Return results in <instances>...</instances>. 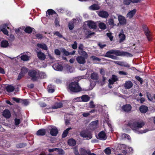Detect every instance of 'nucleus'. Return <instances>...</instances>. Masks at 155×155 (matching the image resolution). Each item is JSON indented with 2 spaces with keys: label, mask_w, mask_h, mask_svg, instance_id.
I'll use <instances>...</instances> for the list:
<instances>
[{
  "label": "nucleus",
  "mask_w": 155,
  "mask_h": 155,
  "mask_svg": "<svg viewBox=\"0 0 155 155\" xmlns=\"http://www.w3.org/2000/svg\"><path fill=\"white\" fill-rule=\"evenodd\" d=\"M135 78L136 79L139 81L141 84H142L143 82V80L139 76H135Z\"/></svg>",
  "instance_id": "obj_59"
},
{
  "label": "nucleus",
  "mask_w": 155,
  "mask_h": 155,
  "mask_svg": "<svg viewBox=\"0 0 155 155\" xmlns=\"http://www.w3.org/2000/svg\"><path fill=\"white\" fill-rule=\"evenodd\" d=\"M88 150H86L84 148H81L79 150L80 153V154L78 152V149L77 147H75L74 148V153L75 155H86V154H87V152Z\"/></svg>",
  "instance_id": "obj_7"
},
{
  "label": "nucleus",
  "mask_w": 155,
  "mask_h": 155,
  "mask_svg": "<svg viewBox=\"0 0 155 155\" xmlns=\"http://www.w3.org/2000/svg\"><path fill=\"white\" fill-rule=\"evenodd\" d=\"M63 104L62 103H57L55 104L52 107V109H57L62 107Z\"/></svg>",
  "instance_id": "obj_35"
},
{
  "label": "nucleus",
  "mask_w": 155,
  "mask_h": 155,
  "mask_svg": "<svg viewBox=\"0 0 155 155\" xmlns=\"http://www.w3.org/2000/svg\"><path fill=\"white\" fill-rule=\"evenodd\" d=\"M107 36L109 38L110 40L111 41H113V37L112 36V34L111 33H107L106 34Z\"/></svg>",
  "instance_id": "obj_53"
},
{
  "label": "nucleus",
  "mask_w": 155,
  "mask_h": 155,
  "mask_svg": "<svg viewBox=\"0 0 155 155\" xmlns=\"http://www.w3.org/2000/svg\"><path fill=\"white\" fill-rule=\"evenodd\" d=\"M119 38H120V42H122L125 39L126 36L124 34L120 33L119 35Z\"/></svg>",
  "instance_id": "obj_43"
},
{
  "label": "nucleus",
  "mask_w": 155,
  "mask_h": 155,
  "mask_svg": "<svg viewBox=\"0 0 155 155\" xmlns=\"http://www.w3.org/2000/svg\"><path fill=\"white\" fill-rule=\"evenodd\" d=\"M3 115L6 118H8L11 116V113L8 110H5L3 112Z\"/></svg>",
  "instance_id": "obj_24"
},
{
  "label": "nucleus",
  "mask_w": 155,
  "mask_h": 155,
  "mask_svg": "<svg viewBox=\"0 0 155 155\" xmlns=\"http://www.w3.org/2000/svg\"><path fill=\"white\" fill-rule=\"evenodd\" d=\"M90 58L92 59L93 61H94L100 62L101 61V59L94 55L91 56Z\"/></svg>",
  "instance_id": "obj_47"
},
{
  "label": "nucleus",
  "mask_w": 155,
  "mask_h": 155,
  "mask_svg": "<svg viewBox=\"0 0 155 155\" xmlns=\"http://www.w3.org/2000/svg\"><path fill=\"white\" fill-rule=\"evenodd\" d=\"M147 96L148 99L152 102H155V95H154L153 96L150 94H147Z\"/></svg>",
  "instance_id": "obj_39"
},
{
  "label": "nucleus",
  "mask_w": 155,
  "mask_h": 155,
  "mask_svg": "<svg viewBox=\"0 0 155 155\" xmlns=\"http://www.w3.org/2000/svg\"><path fill=\"white\" fill-rule=\"evenodd\" d=\"M133 86L132 82L130 81H126L124 84V86L125 88L127 89H129L131 88Z\"/></svg>",
  "instance_id": "obj_27"
},
{
  "label": "nucleus",
  "mask_w": 155,
  "mask_h": 155,
  "mask_svg": "<svg viewBox=\"0 0 155 155\" xmlns=\"http://www.w3.org/2000/svg\"><path fill=\"white\" fill-rule=\"evenodd\" d=\"M74 23L72 22V20L71 21H70L69 23L68 27L70 30H73L74 27Z\"/></svg>",
  "instance_id": "obj_48"
},
{
  "label": "nucleus",
  "mask_w": 155,
  "mask_h": 155,
  "mask_svg": "<svg viewBox=\"0 0 155 155\" xmlns=\"http://www.w3.org/2000/svg\"><path fill=\"white\" fill-rule=\"evenodd\" d=\"M35 36L39 39H41L43 38V35L41 34L40 33L37 34Z\"/></svg>",
  "instance_id": "obj_58"
},
{
  "label": "nucleus",
  "mask_w": 155,
  "mask_h": 155,
  "mask_svg": "<svg viewBox=\"0 0 155 155\" xmlns=\"http://www.w3.org/2000/svg\"><path fill=\"white\" fill-rule=\"evenodd\" d=\"M98 15L102 18H107L109 16V14L107 12L103 10L99 12Z\"/></svg>",
  "instance_id": "obj_14"
},
{
  "label": "nucleus",
  "mask_w": 155,
  "mask_h": 155,
  "mask_svg": "<svg viewBox=\"0 0 155 155\" xmlns=\"http://www.w3.org/2000/svg\"><path fill=\"white\" fill-rule=\"evenodd\" d=\"M118 18L120 24L121 25H125L127 24V20L123 16L120 15L118 16Z\"/></svg>",
  "instance_id": "obj_11"
},
{
  "label": "nucleus",
  "mask_w": 155,
  "mask_h": 155,
  "mask_svg": "<svg viewBox=\"0 0 155 155\" xmlns=\"http://www.w3.org/2000/svg\"><path fill=\"white\" fill-rule=\"evenodd\" d=\"M47 89L49 93H52L54 91V87L51 84L48 85L47 87Z\"/></svg>",
  "instance_id": "obj_37"
},
{
  "label": "nucleus",
  "mask_w": 155,
  "mask_h": 155,
  "mask_svg": "<svg viewBox=\"0 0 155 155\" xmlns=\"http://www.w3.org/2000/svg\"><path fill=\"white\" fill-rule=\"evenodd\" d=\"M89 8L91 10L94 11L99 9L100 7L97 5L94 4L90 6Z\"/></svg>",
  "instance_id": "obj_29"
},
{
  "label": "nucleus",
  "mask_w": 155,
  "mask_h": 155,
  "mask_svg": "<svg viewBox=\"0 0 155 155\" xmlns=\"http://www.w3.org/2000/svg\"><path fill=\"white\" fill-rule=\"evenodd\" d=\"M95 33V32H91L90 30H88L85 33L86 35V38L87 39L90 38L91 35H94Z\"/></svg>",
  "instance_id": "obj_30"
},
{
  "label": "nucleus",
  "mask_w": 155,
  "mask_h": 155,
  "mask_svg": "<svg viewBox=\"0 0 155 155\" xmlns=\"http://www.w3.org/2000/svg\"><path fill=\"white\" fill-rule=\"evenodd\" d=\"M27 69V68L21 69V72L20 73L18 77V80L20 79L21 78V77L23 75L27 72L28 70Z\"/></svg>",
  "instance_id": "obj_23"
},
{
  "label": "nucleus",
  "mask_w": 155,
  "mask_h": 155,
  "mask_svg": "<svg viewBox=\"0 0 155 155\" xmlns=\"http://www.w3.org/2000/svg\"><path fill=\"white\" fill-rule=\"evenodd\" d=\"M39 71L37 70H31L28 72V75L32 80L36 81L39 78L38 75Z\"/></svg>",
  "instance_id": "obj_4"
},
{
  "label": "nucleus",
  "mask_w": 155,
  "mask_h": 155,
  "mask_svg": "<svg viewBox=\"0 0 155 155\" xmlns=\"http://www.w3.org/2000/svg\"><path fill=\"white\" fill-rule=\"evenodd\" d=\"M96 137L98 139L104 140L106 139L107 137L104 131H101L98 134L97 136H96Z\"/></svg>",
  "instance_id": "obj_10"
},
{
  "label": "nucleus",
  "mask_w": 155,
  "mask_h": 155,
  "mask_svg": "<svg viewBox=\"0 0 155 155\" xmlns=\"http://www.w3.org/2000/svg\"><path fill=\"white\" fill-rule=\"evenodd\" d=\"M15 125H18L20 123V120L19 119L15 118Z\"/></svg>",
  "instance_id": "obj_56"
},
{
  "label": "nucleus",
  "mask_w": 155,
  "mask_h": 155,
  "mask_svg": "<svg viewBox=\"0 0 155 155\" xmlns=\"http://www.w3.org/2000/svg\"><path fill=\"white\" fill-rule=\"evenodd\" d=\"M121 137L122 139H127L128 140H130V136L128 134H123L121 135Z\"/></svg>",
  "instance_id": "obj_50"
},
{
  "label": "nucleus",
  "mask_w": 155,
  "mask_h": 155,
  "mask_svg": "<svg viewBox=\"0 0 155 155\" xmlns=\"http://www.w3.org/2000/svg\"><path fill=\"white\" fill-rule=\"evenodd\" d=\"M62 52L66 56H68L70 55V52L67 51L66 50L64 49L63 50Z\"/></svg>",
  "instance_id": "obj_55"
},
{
  "label": "nucleus",
  "mask_w": 155,
  "mask_h": 155,
  "mask_svg": "<svg viewBox=\"0 0 155 155\" xmlns=\"http://www.w3.org/2000/svg\"><path fill=\"white\" fill-rule=\"evenodd\" d=\"M78 53L81 55L84 56L86 58L88 57V54L87 53L83 50L78 51Z\"/></svg>",
  "instance_id": "obj_42"
},
{
  "label": "nucleus",
  "mask_w": 155,
  "mask_h": 155,
  "mask_svg": "<svg viewBox=\"0 0 155 155\" xmlns=\"http://www.w3.org/2000/svg\"><path fill=\"white\" fill-rule=\"evenodd\" d=\"M118 79L116 76L113 75L112 76V78L109 80V82L110 84H113L114 83L117 81Z\"/></svg>",
  "instance_id": "obj_25"
},
{
  "label": "nucleus",
  "mask_w": 155,
  "mask_h": 155,
  "mask_svg": "<svg viewBox=\"0 0 155 155\" xmlns=\"http://www.w3.org/2000/svg\"><path fill=\"white\" fill-rule=\"evenodd\" d=\"M98 27L100 29L102 30H105L107 28L106 25L102 22H100L99 24Z\"/></svg>",
  "instance_id": "obj_38"
},
{
  "label": "nucleus",
  "mask_w": 155,
  "mask_h": 155,
  "mask_svg": "<svg viewBox=\"0 0 155 155\" xmlns=\"http://www.w3.org/2000/svg\"><path fill=\"white\" fill-rule=\"evenodd\" d=\"M8 41L6 40H3L1 43V47L3 48H6L9 46Z\"/></svg>",
  "instance_id": "obj_22"
},
{
  "label": "nucleus",
  "mask_w": 155,
  "mask_h": 155,
  "mask_svg": "<svg viewBox=\"0 0 155 155\" xmlns=\"http://www.w3.org/2000/svg\"><path fill=\"white\" fill-rule=\"evenodd\" d=\"M81 98L82 101L85 102L88 101L90 99V97L86 95H84L82 96Z\"/></svg>",
  "instance_id": "obj_40"
},
{
  "label": "nucleus",
  "mask_w": 155,
  "mask_h": 155,
  "mask_svg": "<svg viewBox=\"0 0 155 155\" xmlns=\"http://www.w3.org/2000/svg\"><path fill=\"white\" fill-rule=\"evenodd\" d=\"M37 56L38 59L40 60H44L46 58V55L44 53L41 51L37 52Z\"/></svg>",
  "instance_id": "obj_12"
},
{
  "label": "nucleus",
  "mask_w": 155,
  "mask_h": 155,
  "mask_svg": "<svg viewBox=\"0 0 155 155\" xmlns=\"http://www.w3.org/2000/svg\"><path fill=\"white\" fill-rule=\"evenodd\" d=\"M121 147L125 149L124 150V151L126 152V153H127V152H132L133 150V149L132 148L127 147L125 145H122Z\"/></svg>",
  "instance_id": "obj_28"
},
{
  "label": "nucleus",
  "mask_w": 155,
  "mask_h": 155,
  "mask_svg": "<svg viewBox=\"0 0 155 155\" xmlns=\"http://www.w3.org/2000/svg\"><path fill=\"white\" fill-rule=\"evenodd\" d=\"M71 129V128L69 127L66 130H65L63 132L62 134V137H66L68 133V131L69 130Z\"/></svg>",
  "instance_id": "obj_45"
},
{
  "label": "nucleus",
  "mask_w": 155,
  "mask_h": 155,
  "mask_svg": "<svg viewBox=\"0 0 155 155\" xmlns=\"http://www.w3.org/2000/svg\"><path fill=\"white\" fill-rule=\"evenodd\" d=\"M139 109L141 113H145L147 111L148 108L146 106L142 105L140 107Z\"/></svg>",
  "instance_id": "obj_26"
},
{
  "label": "nucleus",
  "mask_w": 155,
  "mask_h": 155,
  "mask_svg": "<svg viewBox=\"0 0 155 155\" xmlns=\"http://www.w3.org/2000/svg\"><path fill=\"white\" fill-rule=\"evenodd\" d=\"M54 35L57 36L60 38H61L62 37V35L60 34V33L59 31H56L54 33Z\"/></svg>",
  "instance_id": "obj_54"
},
{
  "label": "nucleus",
  "mask_w": 155,
  "mask_h": 155,
  "mask_svg": "<svg viewBox=\"0 0 155 155\" xmlns=\"http://www.w3.org/2000/svg\"><path fill=\"white\" fill-rule=\"evenodd\" d=\"M58 152L59 155H64V151L62 149H58Z\"/></svg>",
  "instance_id": "obj_64"
},
{
  "label": "nucleus",
  "mask_w": 155,
  "mask_h": 155,
  "mask_svg": "<svg viewBox=\"0 0 155 155\" xmlns=\"http://www.w3.org/2000/svg\"><path fill=\"white\" fill-rule=\"evenodd\" d=\"M32 28L29 26H27L24 29V31L27 33L31 34L32 33Z\"/></svg>",
  "instance_id": "obj_41"
},
{
  "label": "nucleus",
  "mask_w": 155,
  "mask_h": 155,
  "mask_svg": "<svg viewBox=\"0 0 155 155\" xmlns=\"http://www.w3.org/2000/svg\"><path fill=\"white\" fill-rule=\"evenodd\" d=\"M98 45L100 47L101 49H103L106 46V44L103 45L100 43H99L98 44Z\"/></svg>",
  "instance_id": "obj_63"
},
{
  "label": "nucleus",
  "mask_w": 155,
  "mask_h": 155,
  "mask_svg": "<svg viewBox=\"0 0 155 155\" xmlns=\"http://www.w3.org/2000/svg\"><path fill=\"white\" fill-rule=\"evenodd\" d=\"M81 136L87 140L91 139L92 138L91 133L87 130H83L81 131L80 133Z\"/></svg>",
  "instance_id": "obj_6"
},
{
  "label": "nucleus",
  "mask_w": 155,
  "mask_h": 155,
  "mask_svg": "<svg viewBox=\"0 0 155 155\" xmlns=\"http://www.w3.org/2000/svg\"><path fill=\"white\" fill-rule=\"evenodd\" d=\"M6 91L8 92L13 91L14 90V87L11 85H9L6 87Z\"/></svg>",
  "instance_id": "obj_44"
},
{
  "label": "nucleus",
  "mask_w": 155,
  "mask_h": 155,
  "mask_svg": "<svg viewBox=\"0 0 155 155\" xmlns=\"http://www.w3.org/2000/svg\"><path fill=\"white\" fill-rule=\"evenodd\" d=\"M68 143L70 146H73L75 145L76 142L74 139H70L68 140Z\"/></svg>",
  "instance_id": "obj_36"
},
{
  "label": "nucleus",
  "mask_w": 155,
  "mask_h": 155,
  "mask_svg": "<svg viewBox=\"0 0 155 155\" xmlns=\"http://www.w3.org/2000/svg\"><path fill=\"white\" fill-rule=\"evenodd\" d=\"M89 125L91 129H94L98 127V120H95L92 122L90 123Z\"/></svg>",
  "instance_id": "obj_17"
},
{
  "label": "nucleus",
  "mask_w": 155,
  "mask_h": 155,
  "mask_svg": "<svg viewBox=\"0 0 155 155\" xmlns=\"http://www.w3.org/2000/svg\"><path fill=\"white\" fill-rule=\"evenodd\" d=\"M137 10L136 9H134L129 12L127 15V17L130 19L135 14Z\"/></svg>",
  "instance_id": "obj_20"
},
{
  "label": "nucleus",
  "mask_w": 155,
  "mask_h": 155,
  "mask_svg": "<svg viewBox=\"0 0 155 155\" xmlns=\"http://www.w3.org/2000/svg\"><path fill=\"white\" fill-rule=\"evenodd\" d=\"M68 89L71 92H78L81 90L77 82H72L70 83L68 87Z\"/></svg>",
  "instance_id": "obj_3"
},
{
  "label": "nucleus",
  "mask_w": 155,
  "mask_h": 155,
  "mask_svg": "<svg viewBox=\"0 0 155 155\" xmlns=\"http://www.w3.org/2000/svg\"><path fill=\"white\" fill-rule=\"evenodd\" d=\"M76 60L78 63L81 64H84L86 62L85 58L81 56L78 57L76 58Z\"/></svg>",
  "instance_id": "obj_15"
},
{
  "label": "nucleus",
  "mask_w": 155,
  "mask_h": 155,
  "mask_svg": "<svg viewBox=\"0 0 155 155\" xmlns=\"http://www.w3.org/2000/svg\"><path fill=\"white\" fill-rule=\"evenodd\" d=\"M55 71H62L64 74H69L73 72L74 71V68H54Z\"/></svg>",
  "instance_id": "obj_8"
},
{
  "label": "nucleus",
  "mask_w": 155,
  "mask_h": 155,
  "mask_svg": "<svg viewBox=\"0 0 155 155\" xmlns=\"http://www.w3.org/2000/svg\"><path fill=\"white\" fill-rule=\"evenodd\" d=\"M54 51L55 54L57 55H59L61 54V52L60 50L58 49H55Z\"/></svg>",
  "instance_id": "obj_62"
},
{
  "label": "nucleus",
  "mask_w": 155,
  "mask_h": 155,
  "mask_svg": "<svg viewBox=\"0 0 155 155\" xmlns=\"http://www.w3.org/2000/svg\"><path fill=\"white\" fill-rule=\"evenodd\" d=\"M105 153L107 155H109L111 152V150L109 147L106 148L104 150Z\"/></svg>",
  "instance_id": "obj_51"
},
{
  "label": "nucleus",
  "mask_w": 155,
  "mask_h": 155,
  "mask_svg": "<svg viewBox=\"0 0 155 155\" xmlns=\"http://www.w3.org/2000/svg\"><path fill=\"white\" fill-rule=\"evenodd\" d=\"M20 55H21V56L20 57V58L21 60L24 61H28L29 60V56H28L27 55L25 54H21Z\"/></svg>",
  "instance_id": "obj_31"
},
{
  "label": "nucleus",
  "mask_w": 155,
  "mask_h": 155,
  "mask_svg": "<svg viewBox=\"0 0 155 155\" xmlns=\"http://www.w3.org/2000/svg\"><path fill=\"white\" fill-rule=\"evenodd\" d=\"M46 133V131L44 129H41L37 131V135L38 136H43L45 135Z\"/></svg>",
  "instance_id": "obj_33"
},
{
  "label": "nucleus",
  "mask_w": 155,
  "mask_h": 155,
  "mask_svg": "<svg viewBox=\"0 0 155 155\" xmlns=\"http://www.w3.org/2000/svg\"><path fill=\"white\" fill-rule=\"evenodd\" d=\"M132 108L130 104H126L124 105L122 107V109L126 112L130 111Z\"/></svg>",
  "instance_id": "obj_16"
},
{
  "label": "nucleus",
  "mask_w": 155,
  "mask_h": 155,
  "mask_svg": "<svg viewBox=\"0 0 155 155\" xmlns=\"http://www.w3.org/2000/svg\"><path fill=\"white\" fill-rule=\"evenodd\" d=\"M49 127L50 130V134L52 136H56L58 133V130L57 128L52 126H50Z\"/></svg>",
  "instance_id": "obj_9"
},
{
  "label": "nucleus",
  "mask_w": 155,
  "mask_h": 155,
  "mask_svg": "<svg viewBox=\"0 0 155 155\" xmlns=\"http://www.w3.org/2000/svg\"><path fill=\"white\" fill-rule=\"evenodd\" d=\"M116 56L132 57V55L127 52L112 49L107 51L104 55L105 57L110 58L113 59L117 60L118 57Z\"/></svg>",
  "instance_id": "obj_1"
},
{
  "label": "nucleus",
  "mask_w": 155,
  "mask_h": 155,
  "mask_svg": "<svg viewBox=\"0 0 155 155\" xmlns=\"http://www.w3.org/2000/svg\"><path fill=\"white\" fill-rule=\"evenodd\" d=\"M72 47L74 49H76L77 48V45L76 41L74 42V44L72 45Z\"/></svg>",
  "instance_id": "obj_57"
},
{
  "label": "nucleus",
  "mask_w": 155,
  "mask_h": 155,
  "mask_svg": "<svg viewBox=\"0 0 155 155\" xmlns=\"http://www.w3.org/2000/svg\"><path fill=\"white\" fill-rule=\"evenodd\" d=\"M38 75L39 76V78H45L46 77V75L45 74L42 72H40L39 71L38 72Z\"/></svg>",
  "instance_id": "obj_46"
},
{
  "label": "nucleus",
  "mask_w": 155,
  "mask_h": 155,
  "mask_svg": "<svg viewBox=\"0 0 155 155\" xmlns=\"http://www.w3.org/2000/svg\"><path fill=\"white\" fill-rule=\"evenodd\" d=\"M52 109L51 107H49V108H46L44 110V112L45 113H48L51 112V109Z\"/></svg>",
  "instance_id": "obj_60"
},
{
  "label": "nucleus",
  "mask_w": 155,
  "mask_h": 155,
  "mask_svg": "<svg viewBox=\"0 0 155 155\" xmlns=\"http://www.w3.org/2000/svg\"><path fill=\"white\" fill-rule=\"evenodd\" d=\"M87 25L91 29H95L97 28V26L96 23L94 21H89L88 22Z\"/></svg>",
  "instance_id": "obj_13"
},
{
  "label": "nucleus",
  "mask_w": 155,
  "mask_h": 155,
  "mask_svg": "<svg viewBox=\"0 0 155 155\" xmlns=\"http://www.w3.org/2000/svg\"><path fill=\"white\" fill-rule=\"evenodd\" d=\"M115 63L122 67H130L129 64L126 62L116 61H115Z\"/></svg>",
  "instance_id": "obj_19"
},
{
  "label": "nucleus",
  "mask_w": 155,
  "mask_h": 155,
  "mask_svg": "<svg viewBox=\"0 0 155 155\" xmlns=\"http://www.w3.org/2000/svg\"><path fill=\"white\" fill-rule=\"evenodd\" d=\"M7 27L8 28H9V27H7V25L5 24L3 25V26L1 28V31H2L5 35H8V32L6 28Z\"/></svg>",
  "instance_id": "obj_18"
},
{
  "label": "nucleus",
  "mask_w": 155,
  "mask_h": 155,
  "mask_svg": "<svg viewBox=\"0 0 155 155\" xmlns=\"http://www.w3.org/2000/svg\"><path fill=\"white\" fill-rule=\"evenodd\" d=\"M91 78L94 80H97L98 78V74L97 73H93L92 74L91 76Z\"/></svg>",
  "instance_id": "obj_49"
},
{
  "label": "nucleus",
  "mask_w": 155,
  "mask_h": 155,
  "mask_svg": "<svg viewBox=\"0 0 155 155\" xmlns=\"http://www.w3.org/2000/svg\"><path fill=\"white\" fill-rule=\"evenodd\" d=\"M54 14L57 15L56 12L53 10L52 9H49L47 11L46 16L48 17V15H52Z\"/></svg>",
  "instance_id": "obj_34"
},
{
  "label": "nucleus",
  "mask_w": 155,
  "mask_h": 155,
  "mask_svg": "<svg viewBox=\"0 0 155 155\" xmlns=\"http://www.w3.org/2000/svg\"><path fill=\"white\" fill-rule=\"evenodd\" d=\"M22 103L25 105H27L29 104V102L28 100L25 99L22 101Z\"/></svg>",
  "instance_id": "obj_61"
},
{
  "label": "nucleus",
  "mask_w": 155,
  "mask_h": 155,
  "mask_svg": "<svg viewBox=\"0 0 155 155\" xmlns=\"http://www.w3.org/2000/svg\"><path fill=\"white\" fill-rule=\"evenodd\" d=\"M37 46L40 48L42 49L45 50H47L48 49V47L47 45L45 44H41L40 43H38L37 45Z\"/></svg>",
  "instance_id": "obj_32"
},
{
  "label": "nucleus",
  "mask_w": 155,
  "mask_h": 155,
  "mask_svg": "<svg viewBox=\"0 0 155 155\" xmlns=\"http://www.w3.org/2000/svg\"><path fill=\"white\" fill-rule=\"evenodd\" d=\"M107 25L111 28H113L116 25V24L114 23V21L113 18H110L108 20Z\"/></svg>",
  "instance_id": "obj_21"
},
{
  "label": "nucleus",
  "mask_w": 155,
  "mask_h": 155,
  "mask_svg": "<svg viewBox=\"0 0 155 155\" xmlns=\"http://www.w3.org/2000/svg\"><path fill=\"white\" fill-rule=\"evenodd\" d=\"M144 125V123L143 121L134 122L133 121H130L128 124V125L135 133L138 134L144 133L148 131L147 129L139 130V128L142 127Z\"/></svg>",
  "instance_id": "obj_2"
},
{
  "label": "nucleus",
  "mask_w": 155,
  "mask_h": 155,
  "mask_svg": "<svg viewBox=\"0 0 155 155\" xmlns=\"http://www.w3.org/2000/svg\"><path fill=\"white\" fill-rule=\"evenodd\" d=\"M142 27L144 34L146 36L148 40L149 41H151L152 39L151 32L149 30L146 25H143Z\"/></svg>",
  "instance_id": "obj_5"
},
{
  "label": "nucleus",
  "mask_w": 155,
  "mask_h": 155,
  "mask_svg": "<svg viewBox=\"0 0 155 155\" xmlns=\"http://www.w3.org/2000/svg\"><path fill=\"white\" fill-rule=\"evenodd\" d=\"M132 2V0H124L123 3L124 5H129Z\"/></svg>",
  "instance_id": "obj_52"
}]
</instances>
